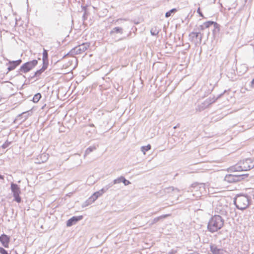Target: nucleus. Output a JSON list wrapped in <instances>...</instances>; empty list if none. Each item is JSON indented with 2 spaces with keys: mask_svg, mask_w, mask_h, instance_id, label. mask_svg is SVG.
<instances>
[{
  "mask_svg": "<svg viewBox=\"0 0 254 254\" xmlns=\"http://www.w3.org/2000/svg\"><path fill=\"white\" fill-rule=\"evenodd\" d=\"M224 220L219 215L211 217L207 224V229L211 233H214L221 229L224 226Z\"/></svg>",
  "mask_w": 254,
  "mask_h": 254,
  "instance_id": "1",
  "label": "nucleus"
},
{
  "mask_svg": "<svg viewBox=\"0 0 254 254\" xmlns=\"http://www.w3.org/2000/svg\"><path fill=\"white\" fill-rule=\"evenodd\" d=\"M254 167V159L250 158L241 161L236 165L231 167L229 170L230 171L242 172L250 170Z\"/></svg>",
  "mask_w": 254,
  "mask_h": 254,
  "instance_id": "2",
  "label": "nucleus"
},
{
  "mask_svg": "<svg viewBox=\"0 0 254 254\" xmlns=\"http://www.w3.org/2000/svg\"><path fill=\"white\" fill-rule=\"evenodd\" d=\"M251 197L246 194H237L234 200V203L240 210L246 209L250 204Z\"/></svg>",
  "mask_w": 254,
  "mask_h": 254,
  "instance_id": "3",
  "label": "nucleus"
},
{
  "mask_svg": "<svg viewBox=\"0 0 254 254\" xmlns=\"http://www.w3.org/2000/svg\"><path fill=\"white\" fill-rule=\"evenodd\" d=\"M38 64V61L36 60H33L23 64L18 70L19 73L18 75H21L22 73H27L32 70Z\"/></svg>",
  "mask_w": 254,
  "mask_h": 254,
  "instance_id": "4",
  "label": "nucleus"
},
{
  "mask_svg": "<svg viewBox=\"0 0 254 254\" xmlns=\"http://www.w3.org/2000/svg\"><path fill=\"white\" fill-rule=\"evenodd\" d=\"M221 96V94L220 95L216 98H215V97H209L206 99L204 102L197 105L195 109L196 111L199 112L203 111L204 110L208 108L211 104L214 103Z\"/></svg>",
  "mask_w": 254,
  "mask_h": 254,
  "instance_id": "5",
  "label": "nucleus"
},
{
  "mask_svg": "<svg viewBox=\"0 0 254 254\" xmlns=\"http://www.w3.org/2000/svg\"><path fill=\"white\" fill-rule=\"evenodd\" d=\"M10 188L13 193V196L14 197V200L18 203H20L21 201V198L19 196L21 193L20 188L17 184L12 183L11 184Z\"/></svg>",
  "mask_w": 254,
  "mask_h": 254,
  "instance_id": "6",
  "label": "nucleus"
},
{
  "mask_svg": "<svg viewBox=\"0 0 254 254\" xmlns=\"http://www.w3.org/2000/svg\"><path fill=\"white\" fill-rule=\"evenodd\" d=\"M112 186L113 184L112 183H110L106 185L100 190L94 192V194L91 196V199H92V200L95 201L98 198V197L100 196L104 193L106 192Z\"/></svg>",
  "mask_w": 254,
  "mask_h": 254,
  "instance_id": "7",
  "label": "nucleus"
},
{
  "mask_svg": "<svg viewBox=\"0 0 254 254\" xmlns=\"http://www.w3.org/2000/svg\"><path fill=\"white\" fill-rule=\"evenodd\" d=\"M189 40L195 43H201L202 34L200 32H192L189 34Z\"/></svg>",
  "mask_w": 254,
  "mask_h": 254,
  "instance_id": "8",
  "label": "nucleus"
},
{
  "mask_svg": "<svg viewBox=\"0 0 254 254\" xmlns=\"http://www.w3.org/2000/svg\"><path fill=\"white\" fill-rule=\"evenodd\" d=\"M89 45L87 43H83L72 49L73 53L75 54H80L84 52L89 48Z\"/></svg>",
  "mask_w": 254,
  "mask_h": 254,
  "instance_id": "9",
  "label": "nucleus"
},
{
  "mask_svg": "<svg viewBox=\"0 0 254 254\" xmlns=\"http://www.w3.org/2000/svg\"><path fill=\"white\" fill-rule=\"evenodd\" d=\"M7 61L8 62V63L6 64V65H7L8 64H9V66L7 67V73L8 72L15 69L16 67L22 63V60L21 59H19L16 61H10L7 59Z\"/></svg>",
  "mask_w": 254,
  "mask_h": 254,
  "instance_id": "10",
  "label": "nucleus"
},
{
  "mask_svg": "<svg viewBox=\"0 0 254 254\" xmlns=\"http://www.w3.org/2000/svg\"><path fill=\"white\" fill-rule=\"evenodd\" d=\"M82 219L83 216L82 215L78 216H73L67 221L66 226L70 227L73 225L75 224L77 222L82 220Z\"/></svg>",
  "mask_w": 254,
  "mask_h": 254,
  "instance_id": "11",
  "label": "nucleus"
},
{
  "mask_svg": "<svg viewBox=\"0 0 254 254\" xmlns=\"http://www.w3.org/2000/svg\"><path fill=\"white\" fill-rule=\"evenodd\" d=\"M210 251L212 254H225V251L219 248L215 244H211L210 245Z\"/></svg>",
  "mask_w": 254,
  "mask_h": 254,
  "instance_id": "12",
  "label": "nucleus"
},
{
  "mask_svg": "<svg viewBox=\"0 0 254 254\" xmlns=\"http://www.w3.org/2000/svg\"><path fill=\"white\" fill-rule=\"evenodd\" d=\"M238 176H236L234 174L226 175L225 177L224 180L229 183H233L239 182Z\"/></svg>",
  "mask_w": 254,
  "mask_h": 254,
  "instance_id": "13",
  "label": "nucleus"
},
{
  "mask_svg": "<svg viewBox=\"0 0 254 254\" xmlns=\"http://www.w3.org/2000/svg\"><path fill=\"white\" fill-rule=\"evenodd\" d=\"M48 66L43 64V66L40 69L37 70L34 74L31 77V78H36L35 80H37L40 78L41 74L47 69Z\"/></svg>",
  "mask_w": 254,
  "mask_h": 254,
  "instance_id": "14",
  "label": "nucleus"
},
{
  "mask_svg": "<svg viewBox=\"0 0 254 254\" xmlns=\"http://www.w3.org/2000/svg\"><path fill=\"white\" fill-rule=\"evenodd\" d=\"M0 242L5 248H7L9 242V238L6 235H1L0 236Z\"/></svg>",
  "mask_w": 254,
  "mask_h": 254,
  "instance_id": "15",
  "label": "nucleus"
},
{
  "mask_svg": "<svg viewBox=\"0 0 254 254\" xmlns=\"http://www.w3.org/2000/svg\"><path fill=\"white\" fill-rule=\"evenodd\" d=\"M164 191L167 193H171L172 195H174L176 194L178 195V193L179 192V190L177 188H175L173 187H170L166 188L164 189Z\"/></svg>",
  "mask_w": 254,
  "mask_h": 254,
  "instance_id": "16",
  "label": "nucleus"
},
{
  "mask_svg": "<svg viewBox=\"0 0 254 254\" xmlns=\"http://www.w3.org/2000/svg\"><path fill=\"white\" fill-rule=\"evenodd\" d=\"M169 216L168 214L163 215L154 218L152 220L149 221V225L151 226Z\"/></svg>",
  "mask_w": 254,
  "mask_h": 254,
  "instance_id": "17",
  "label": "nucleus"
},
{
  "mask_svg": "<svg viewBox=\"0 0 254 254\" xmlns=\"http://www.w3.org/2000/svg\"><path fill=\"white\" fill-rule=\"evenodd\" d=\"M43 64L48 66V51L44 49L43 53Z\"/></svg>",
  "mask_w": 254,
  "mask_h": 254,
  "instance_id": "18",
  "label": "nucleus"
},
{
  "mask_svg": "<svg viewBox=\"0 0 254 254\" xmlns=\"http://www.w3.org/2000/svg\"><path fill=\"white\" fill-rule=\"evenodd\" d=\"M123 33V29L121 27H116L113 28V29L110 31V34L111 35H113L114 33H120L122 34Z\"/></svg>",
  "mask_w": 254,
  "mask_h": 254,
  "instance_id": "19",
  "label": "nucleus"
},
{
  "mask_svg": "<svg viewBox=\"0 0 254 254\" xmlns=\"http://www.w3.org/2000/svg\"><path fill=\"white\" fill-rule=\"evenodd\" d=\"M203 25H204V27H205V28H208L210 26L213 25L214 28H216L218 26V24L216 22H214V21H208L207 22H204L203 23Z\"/></svg>",
  "mask_w": 254,
  "mask_h": 254,
  "instance_id": "20",
  "label": "nucleus"
},
{
  "mask_svg": "<svg viewBox=\"0 0 254 254\" xmlns=\"http://www.w3.org/2000/svg\"><path fill=\"white\" fill-rule=\"evenodd\" d=\"M160 29L157 26H154L152 27L150 30V33L153 36L157 35L160 31Z\"/></svg>",
  "mask_w": 254,
  "mask_h": 254,
  "instance_id": "21",
  "label": "nucleus"
},
{
  "mask_svg": "<svg viewBox=\"0 0 254 254\" xmlns=\"http://www.w3.org/2000/svg\"><path fill=\"white\" fill-rule=\"evenodd\" d=\"M234 172V175H236V176H239L240 177H239V181H241V180H243L245 178V177H247L248 176V175L247 174H241L240 172H234V171H233Z\"/></svg>",
  "mask_w": 254,
  "mask_h": 254,
  "instance_id": "22",
  "label": "nucleus"
},
{
  "mask_svg": "<svg viewBox=\"0 0 254 254\" xmlns=\"http://www.w3.org/2000/svg\"><path fill=\"white\" fill-rule=\"evenodd\" d=\"M96 149V148L94 146L89 147L86 149L84 154V157H85L86 155L92 152L93 151L95 150Z\"/></svg>",
  "mask_w": 254,
  "mask_h": 254,
  "instance_id": "23",
  "label": "nucleus"
},
{
  "mask_svg": "<svg viewBox=\"0 0 254 254\" xmlns=\"http://www.w3.org/2000/svg\"><path fill=\"white\" fill-rule=\"evenodd\" d=\"M151 149V145L150 144H148L146 146H143L141 147V150L143 152L144 154H145V152Z\"/></svg>",
  "mask_w": 254,
  "mask_h": 254,
  "instance_id": "24",
  "label": "nucleus"
},
{
  "mask_svg": "<svg viewBox=\"0 0 254 254\" xmlns=\"http://www.w3.org/2000/svg\"><path fill=\"white\" fill-rule=\"evenodd\" d=\"M177 11V9L176 8H173V9L170 10L169 11H167L166 13L165 17L168 18V17H170L172 13H175Z\"/></svg>",
  "mask_w": 254,
  "mask_h": 254,
  "instance_id": "25",
  "label": "nucleus"
},
{
  "mask_svg": "<svg viewBox=\"0 0 254 254\" xmlns=\"http://www.w3.org/2000/svg\"><path fill=\"white\" fill-rule=\"evenodd\" d=\"M41 98V94L39 93H37L33 97V101L34 103H37V102H38L39 101V100Z\"/></svg>",
  "mask_w": 254,
  "mask_h": 254,
  "instance_id": "26",
  "label": "nucleus"
},
{
  "mask_svg": "<svg viewBox=\"0 0 254 254\" xmlns=\"http://www.w3.org/2000/svg\"><path fill=\"white\" fill-rule=\"evenodd\" d=\"M93 202H94L92 199H91V197H90L84 203L82 204V207H85L87 206L88 205L91 204Z\"/></svg>",
  "mask_w": 254,
  "mask_h": 254,
  "instance_id": "27",
  "label": "nucleus"
},
{
  "mask_svg": "<svg viewBox=\"0 0 254 254\" xmlns=\"http://www.w3.org/2000/svg\"><path fill=\"white\" fill-rule=\"evenodd\" d=\"M123 176H121L120 177L118 178L117 179H115L112 183H111L113 185L115 184H119L122 182V178Z\"/></svg>",
  "mask_w": 254,
  "mask_h": 254,
  "instance_id": "28",
  "label": "nucleus"
},
{
  "mask_svg": "<svg viewBox=\"0 0 254 254\" xmlns=\"http://www.w3.org/2000/svg\"><path fill=\"white\" fill-rule=\"evenodd\" d=\"M122 183H124L125 186H127V185L130 184V183H131L129 181L126 179V178L124 177H123Z\"/></svg>",
  "mask_w": 254,
  "mask_h": 254,
  "instance_id": "29",
  "label": "nucleus"
},
{
  "mask_svg": "<svg viewBox=\"0 0 254 254\" xmlns=\"http://www.w3.org/2000/svg\"><path fill=\"white\" fill-rule=\"evenodd\" d=\"M10 142H8V141H6L1 146V147L3 149H5V148H6L7 147H8L9 146V145H10Z\"/></svg>",
  "mask_w": 254,
  "mask_h": 254,
  "instance_id": "30",
  "label": "nucleus"
},
{
  "mask_svg": "<svg viewBox=\"0 0 254 254\" xmlns=\"http://www.w3.org/2000/svg\"><path fill=\"white\" fill-rule=\"evenodd\" d=\"M40 157L41 158H43V159L42 160V162H44L45 161H46V160L47 159V155L46 154H41Z\"/></svg>",
  "mask_w": 254,
  "mask_h": 254,
  "instance_id": "31",
  "label": "nucleus"
},
{
  "mask_svg": "<svg viewBox=\"0 0 254 254\" xmlns=\"http://www.w3.org/2000/svg\"><path fill=\"white\" fill-rule=\"evenodd\" d=\"M197 12L199 14V16H201L202 17H203V15L202 14V13L200 11V7H198L197 9Z\"/></svg>",
  "mask_w": 254,
  "mask_h": 254,
  "instance_id": "32",
  "label": "nucleus"
},
{
  "mask_svg": "<svg viewBox=\"0 0 254 254\" xmlns=\"http://www.w3.org/2000/svg\"><path fill=\"white\" fill-rule=\"evenodd\" d=\"M251 85L252 87H254V78L252 80L251 82Z\"/></svg>",
  "mask_w": 254,
  "mask_h": 254,
  "instance_id": "33",
  "label": "nucleus"
},
{
  "mask_svg": "<svg viewBox=\"0 0 254 254\" xmlns=\"http://www.w3.org/2000/svg\"><path fill=\"white\" fill-rule=\"evenodd\" d=\"M82 9H83L84 11H86V7H87V6H82Z\"/></svg>",
  "mask_w": 254,
  "mask_h": 254,
  "instance_id": "34",
  "label": "nucleus"
},
{
  "mask_svg": "<svg viewBox=\"0 0 254 254\" xmlns=\"http://www.w3.org/2000/svg\"><path fill=\"white\" fill-rule=\"evenodd\" d=\"M0 179L3 180L4 177L0 174Z\"/></svg>",
  "mask_w": 254,
  "mask_h": 254,
  "instance_id": "35",
  "label": "nucleus"
},
{
  "mask_svg": "<svg viewBox=\"0 0 254 254\" xmlns=\"http://www.w3.org/2000/svg\"><path fill=\"white\" fill-rule=\"evenodd\" d=\"M168 254H174V252L171 251V252H169Z\"/></svg>",
  "mask_w": 254,
  "mask_h": 254,
  "instance_id": "36",
  "label": "nucleus"
},
{
  "mask_svg": "<svg viewBox=\"0 0 254 254\" xmlns=\"http://www.w3.org/2000/svg\"><path fill=\"white\" fill-rule=\"evenodd\" d=\"M200 27L201 29V30H203V27H204V25H201Z\"/></svg>",
  "mask_w": 254,
  "mask_h": 254,
  "instance_id": "37",
  "label": "nucleus"
},
{
  "mask_svg": "<svg viewBox=\"0 0 254 254\" xmlns=\"http://www.w3.org/2000/svg\"><path fill=\"white\" fill-rule=\"evenodd\" d=\"M156 213V212H152L151 213V215H154V214H155Z\"/></svg>",
  "mask_w": 254,
  "mask_h": 254,
  "instance_id": "38",
  "label": "nucleus"
},
{
  "mask_svg": "<svg viewBox=\"0 0 254 254\" xmlns=\"http://www.w3.org/2000/svg\"><path fill=\"white\" fill-rule=\"evenodd\" d=\"M85 14H86V12H85V13H84V15H83V17L84 19H85Z\"/></svg>",
  "mask_w": 254,
  "mask_h": 254,
  "instance_id": "39",
  "label": "nucleus"
},
{
  "mask_svg": "<svg viewBox=\"0 0 254 254\" xmlns=\"http://www.w3.org/2000/svg\"><path fill=\"white\" fill-rule=\"evenodd\" d=\"M178 126V125L176 126H175L173 128H174V129H176V128H177Z\"/></svg>",
  "mask_w": 254,
  "mask_h": 254,
  "instance_id": "40",
  "label": "nucleus"
},
{
  "mask_svg": "<svg viewBox=\"0 0 254 254\" xmlns=\"http://www.w3.org/2000/svg\"><path fill=\"white\" fill-rule=\"evenodd\" d=\"M90 126V127H94V125L93 124H91Z\"/></svg>",
  "mask_w": 254,
  "mask_h": 254,
  "instance_id": "41",
  "label": "nucleus"
}]
</instances>
